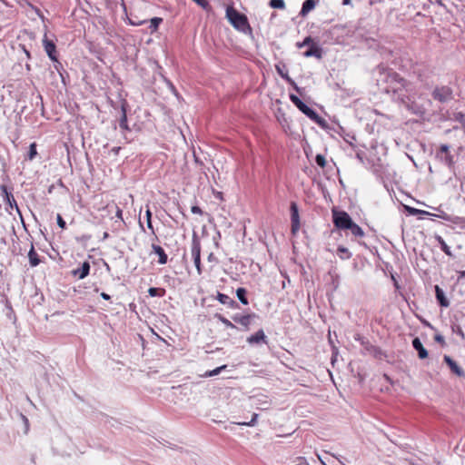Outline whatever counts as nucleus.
<instances>
[{
	"mask_svg": "<svg viewBox=\"0 0 465 465\" xmlns=\"http://www.w3.org/2000/svg\"><path fill=\"white\" fill-rule=\"evenodd\" d=\"M378 70V84L382 86L386 93H392L394 99L399 103L410 108V104L416 94L414 84L391 69L379 65Z\"/></svg>",
	"mask_w": 465,
	"mask_h": 465,
	"instance_id": "nucleus-1",
	"label": "nucleus"
},
{
	"mask_svg": "<svg viewBox=\"0 0 465 465\" xmlns=\"http://www.w3.org/2000/svg\"><path fill=\"white\" fill-rule=\"evenodd\" d=\"M192 255L198 273L201 274V245L200 242L195 238H193L192 242Z\"/></svg>",
	"mask_w": 465,
	"mask_h": 465,
	"instance_id": "nucleus-9",
	"label": "nucleus"
},
{
	"mask_svg": "<svg viewBox=\"0 0 465 465\" xmlns=\"http://www.w3.org/2000/svg\"><path fill=\"white\" fill-rule=\"evenodd\" d=\"M153 252L158 255V262L160 264H165L167 262L168 257L165 253L164 250L160 246L156 244L152 245Z\"/></svg>",
	"mask_w": 465,
	"mask_h": 465,
	"instance_id": "nucleus-21",
	"label": "nucleus"
},
{
	"mask_svg": "<svg viewBox=\"0 0 465 465\" xmlns=\"http://www.w3.org/2000/svg\"><path fill=\"white\" fill-rule=\"evenodd\" d=\"M431 96L434 100L444 104L453 99V91L448 85L436 86L431 93Z\"/></svg>",
	"mask_w": 465,
	"mask_h": 465,
	"instance_id": "nucleus-5",
	"label": "nucleus"
},
{
	"mask_svg": "<svg viewBox=\"0 0 465 465\" xmlns=\"http://www.w3.org/2000/svg\"><path fill=\"white\" fill-rule=\"evenodd\" d=\"M56 221H57V225L61 229L64 230L66 228V223L60 214H57Z\"/></svg>",
	"mask_w": 465,
	"mask_h": 465,
	"instance_id": "nucleus-39",
	"label": "nucleus"
},
{
	"mask_svg": "<svg viewBox=\"0 0 465 465\" xmlns=\"http://www.w3.org/2000/svg\"><path fill=\"white\" fill-rule=\"evenodd\" d=\"M148 293L151 297H155V296H159V289L158 288H154V287H151L149 288L148 290Z\"/></svg>",
	"mask_w": 465,
	"mask_h": 465,
	"instance_id": "nucleus-41",
	"label": "nucleus"
},
{
	"mask_svg": "<svg viewBox=\"0 0 465 465\" xmlns=\"http://www.w3.org/2000/svg\"><path fill=\"white\" fill-rule=\"evenodd\" d=\"M147 219H150L152 220V212L150 210V208L148 207L147 210H146V220Z\"/></svg>",
	"mask_w": 465,
	"mask_h": 465,
	"instance_id": "nucleus-49",
	"label": "nucleus"
},
{
	"mask_svg": "<svg viewBox=\"0 0 465 465\" xmlns=\"http://www.w3.org/2000/svg\"><path fill=\"white\" fill-rule=\"evenodd\" d=\"M247 412H248L247 416H244L242 419L234 418L232 420V423L237 424V425H242V426L254 425L258 415L254 412H252L251 411H248Z\"/></svg>",
	"mask_w": 465,
	"mask_h": 465,
	"instance_id": "nucleus-13",
	"label": "nucleus"
},
{
	"mask_svg": "<svg viewBox=\"0 0 465 465\" xmlns=\"http://www.w3.org/2000/svg\"><path fill=\"white\" fill-rule=\"evenodd\" d=\"M43 45H44L45 51L46 52L48 57L53 62H57L56 45H55V44L52 40H49L46 37V35H45V38L43 39Z\"/></svg>",
	"mask_w": 465,
	"mask_h": 465,
	"instance_id": "nucleus-11",
	"label": "nucleus"
},
{
	"mask_svg": "<svg viewBox=\"0 0 465 465\" xmlns=\"http://www.w3.org/2000/svg\"><path fill=\"white\" fill-rule=\"evenodd\" d=\"M217 300L222 304L227 305L228 307H230L232 309L239 308V304L237 303V302H235L233 299H232L230 296H228V295H226L224 293L218 292L217 293Z\"/></svg>",
	"mask_w": 465,
	"mask_h": 465,
	"instance_id": "nucleus-19",
	"label": "nucleus"
},
{
	"mask_svg": "<svg viewBox=\"0 0 465 465\" xmlns=\"http://www.w3.org/2000/svg\"><path fill=\"white\" fill-rule=\"evenodd\" d=\"M350 2H351V0H343L344 5H348V4H350Z\"/></svg>",
	"mask_w": 465,
	"mask_h": 465,
	"instance_id": "nucleus-59",
	"label": "nucleus"
},
{
	"mask_svg": "<svg viewBox=\"0 0 465 465\" xmlns=\"http://www.w3.org/2000/svg\"><path fill=\"white\" fill-rule=\"evenodd\" d=\"M163 22V18L161 17H153L151 20H150V25H149V29L151 30L152 33H154L157 31L160 24Z\"/></svg>",
	"mask_w": 465,
	"mask_h": 465,
	"instance_id": "nucleus-29",
	"label": "nucleus"
},
{
	"mask_svg": "<svg viewBox=\"0 0 465 465\" xmlns=\"http://www.w3.org/2000/svg\"><path fill=\"white\" fill-rule=\"evenodd\" d=\"M21 47V49L23 50V52L25 53V54L26 55V57L28 59L31 58V54H30V52L25 48V46L24 45H19Z\"/></svg>",
	"mask_w": 465,
	"mask_h": 465,
	"instance_id": "nucleus-47",
	"label": "nucleus"
},
{
	"mask_svg": "<svg viewBox=\"0 0 465 465\" xmlns=\"http://www.w3.org/2000/svg\"><path fill=\"white\" fill-rule=\"evenodd\" d=\"M28 258H29L30 265L32 267H35L40 263V259L35 250L34 244L31 245V249L29 250V252H28Z\"/></svg>",
	"mask_w": 465,
	"mask_h": 465,
	"instance_id": "nucleus-23",
	"label": "nucleus"
},
{
	"mask_svg": "<svg viewBox=\"0 0 465 465\" xmlns=\"http://www.w3.org/2000/svg\"><path fill=\"white\" fill-rule=\"evenodd\" d=\"M435 240L438 242L441 251L448 256L451 257L452 252L450 248L447 245L446 242L440 235H435Z\"/></svg>",
	"mask_w": 465,
	"mask_h": 465,
	"instance_id": "nucleus-24",
	"label": "nucleus"
},
{
	"mask_svg": "<svg viewBox=\"0 0 465 465\" xmlns=\"http://www.w3.org/2000/svg\"><path fill=\"white\" fill-rule=\"evenodd\" d=\"M62 67V64L57 60L54 62V68L59 72V69Z\"/></svg>",
	"mask_w": 465,
	"mask_h": 465,
	"instance_id": "nucleus-50",
	"label": "nucleus"
},
{
	"mask_svg": "<svg viewBox=\"0 0 465 465\" xmlns=\"http://www.w3.org/2000/svg\"><path fill=\"white\" fill-rule=\"evenodd\" d=\"M275 68L281 77L286 80L300 95H302V89L289 76L285 65H276Z\"/></svg>",
	"mask_w": 465,
	"mask_h": 465,
	"instance_id": "nucleus-10",
	"label": "nucleus"
},
{
	"mask_svg": "<svg viewBox=\"0 0 465 465\" xmlns=\"http://www.w3.org/2000/svg\"><path fill=\"white\" fill-rule=\"evenodd\" d=\"M37 154V151H36V143H33L30 144L29 146V151H28V154H27V159L32 161Z\"/></svg>",
	"mask_w": 465,
	"mask_h": 465,
	"instance_id": "nucleus-32",
	"label": "nucleus"
},
{
	"mask_svg": "<svg viewBox=\"0 0 465 465\" xmlns=\"http://www.w3.org/2000/svg\"><path fill=\"white\" fill-rule=\"evenodd\" d=\"M215 318H217L221 322H223L227 328L235 329L236 326L230 322L227 318L223 316L222 314H215Z\"/></svg>",
	"mask_w": 465,
	"mask_h": 465,
	"instance_id": "nucleus-30",
	"label": "nucleus"
},
{
	"mask_svg": "<svg viewBox=\"0 0 465 465\" xmlns=\"http://www.w3.org/2000/svg\"><path fill=\"white\" fill-rule=\"evenodd\" d=\"M356 341H359L361 345L362 346V353L363 354H371L375 358L381 359L383 355L382 351L374 345H372L368 340L360 335L355 337Z\"/></svg>",
	"mask_w": 465,
	"mask_h": 465,
	"instance_id": "nucleus-6",
	"label": "nucleus"
},
{
	"mask_svg": "<svg viewBox=\"0 0 465 465\" xmlns=\"http://www.w3.org/2000/svg\"><path fill=\"white\" fill-rule=\"evenodd\" d=\"M247 342L251 345H258L261 343H268L267 336L265 335L262 329H260L254 334L247 338Z\"/></svg>",
	"mask_w": 465,
	"mask_h": 465,
	"instance_id": "nucleus-14",
	"label": "nucleus"
},
{
	"mask_svg": "<svg viewBox=\"0 0 465 465\" xmlns=\"http://www.w3.org/2000/svg\"><path fill=\"white\" fill-rule=\"evenodd\" d=\"M258 316L255 313H249L246 315L236 314L232 317L233 322L241 324L247 331L252 323V321Z\"/></svg>",
	"mask_w": 465,
	"mask_h": 465,
	"instance_id": "nucleus-12",
	"label": "nucleus"
},
{
	"mask_svg": "<svg viewBox=\"0 0 465 465\" xmlns=\"http://www.w3.org/2000/svg\"><path fill=\"white\" fill-rule=\"evenodd\" d=\"M213 422H221L222 420H218L213 419Z\"/></svg>",
	"mask_w": 465,
	"mask_h": 465,
	"instance_id": "nucleus-63",
	"label": "nucleus"
},
{
	"mask_svg": "<svg viewBox=\"0 0 465 465\" xmlns=\"http://www.w3.org/2000/svg\"><path fill=\"white\" fill-rule=\"evenodd\" d=\"M443 361H444V362L447 363V365L450 367V369L451 370V371L453 373H455L459 377L465 376V371H463V369L461 367H460L458 365V363L454 360H452L450 356L444 355Z\"/></svg>",
	"mask_w": 465,
	"mask_h": 465,
	"instance_id": "nucleus-15",
	"label": "nucleus"
},
{
	"mask_svg": "<svg viewBox=\"0 0 465 465\" xmlns=\"http://www.w3.org/2000/svg\"><path fill=\"white\" fill-rule=\"evenodd\" d=\"M312 44H314V43L312 42V39L310 36H308V37H306L303 40L302 43H298L297 45H298V47L301 48V47H302L304 45H309L310 46Z\"/></svg>",
	"mask_w": 465,
	"mask_h": 465,
	"instance_id": "nucleus-40",
	"label": "nucleus"
},
{
	"mask_svg": "<svg viewBox=\"0 0 465 465\" xmlns=\"http://www.w3.org/2000/svg\"><path fill=\"white\" fill-rule=\"evenodd\" d=\"M441 161L450 167L453 164V156L450 153L444 154V156H441Z\"/></svg>",
	"mask_w": 465,
	"mask_h": 465,
	"instance_id": "nucleus-36",
	"label": "nucleus"
},
{
	"mask_svg": "<svg viewBox=\"0 0 465 465\" xmlns=\"http://www.w3.org/2000/svg\"><path fill=\"white\" fill-rule=\"evenodd\" d=\"M198 5H200L201 7H203V9L207 10L209 9L211 6H210V4L207 0H193Z\"/></svg>",
	"mask_w": 465,
	"mask_h": 465,
	"instance_id": "nucleus-38",
	"label": "nucleus"
},
{
	"mask_svg": "<svg viewBox=\"0 0 465 465\" xmlns=\"http://www.w3.org/2000/svg\"><path fill=\"white\" fill-rule=\"evenodd\" d=\"M346 142H348L351 145H352L351 139L346 140Z\"/></svg>",
	"mask_w": 465,
	"mask_h": 465,
	"instance_id": "nucleus-60",
	"label": "nucleus"
},
{
	"mask_svg": "<svg viewBox=\"0 0 465 465\" xmlns=\"http://www.w3.org/2000/svg\"><path fill=\"white\" fill-rule=\"evenodd\" d=\"M269 5L272 8L283 9L285 7V3L283 0H270Z\"/></svg>",
	"mask_w": 465,
	"mask_h": 465,
	"instance_id": "nucleus-31",
	"label": "nucleus"
},
{
	"mask_svg": "<svg viewBox=\"0 0 465 465\" xmlns=\"http://www.w3.org/2000/svg\"><path fill=\"white\" fill-rule=\"evenodd\" d=\"M332 223L339 230L346 231L353 223L351 217L345 211L331 210Z\"/></svg>",
	"mask_w": 465,
	"mask_h": 465,
	"instance_id": "nucleus-4",
	"label": "nucleus"
},
{
	"mask_svg": "<svg viewBox=\"0 0 465 465\" xmlns=\"http://www.w3.org/2000/svg\"><path fill=\"white\" fill-rule=\"evenodd\" d=\"M116 217L123 221V211L119 207L116 210Z\"/></svg>",
	"mask_w": 465,
	"mask_h": 465,
	"instance_id": "nucleus-48",
	"label": "nucleus"
},
{
	"mask_svg": "<svg viewBox=\"0 0 465 465\" xmlns=\"http://www.w3.org/2000/svg\"><path fill=\"white\" fill-rule=\"evenodd\" d=\"M22 418L25 420V423L27 424L28 420H27V419L25 418V416H22Z\"/></svg>",
	"mask_w": 465,
	"mask_h": 465,
	"instance_id": "nucleus-62",
	"label": "nucleus"
},
{
	"mask_svg": "<svg viewBox=\"0 0 465 465\" xmlns=\"http://www.w3.org/2000/svg\"><path fill=\"white\" fill-rule=\"evenodd\" d=\"M226 18L234 29L245 35H252V28L249 24L247 16L237 11L232 5L226 7Z\"/></svg>",
	"mask_w": 465,
	"mask_h": 465,
	"instance_id": "nucleus-2",
	"label": "nucleus"
},
{
	"mask_svg": "<svg viewBox=\"0 0 465 465\" xmlns=\"http://www.w3.org/2000/svg\"><path fill=\"white\" fill-rule=\"evenodd\" d=\"M120 147H114L112 149V152L114 153V154H118L119 151H120Z\"/></svg>",
	"mask_w": 465,
	"mask_h": 465,
	"instance_id": "nucleus-53",
	"label": "nucleus"
},
{
	"mask_svg": "<svg viewBox=\"0 0 465 465\" xmlns=\"http://www.w3.org/2000/svg\"><path fill=\"white\" fill-rule=\"evenodd\" d=\"M108 237H109V233L107 232H104V235H103V241L106 240Z\"/></svg>",
	"mask_w": 465,
	"mask_h": 465,
	"instance_id": "nucleus-55",
	"label": "nucleus"
},
{
	"mask_svg": "<svg viewBox=\"0 0 465 465\" xmlns=\"http://www.w3.org/2000/svg\"><path fill=\"white\" fill-rule=\"evenodd\" d=\"M90 238H91V236H90V235H83V236L81 237V240H83V241H87V240H89Z\"/></svg>",
	"mask_w": 465,
	"mask_h": 465,
	"instance_id": "nucleus-54",
	"label": "nucleus"
},
{
	"mask_svg": "<svg viewBox=\"0 0 465 465\" xmlns=\"http://www.w3.org/2000/svg\"><path fill=\"white\" fill-rule=\"evenodd\" d=\"M346 142H348L351 145H352L351 139L346 140Z\"/></svg>",
	"mask_w": 465,
	"mask_h": 465,
	"instance_id": "nucleus-61",
	"label": "nucleus"
},
{
	"mask_svg": "<svg viewBox=\"0 0 465 465\" xmlns=\"http://www.w3.org/2000/svg\"><path fill=\"white\" fill-rule=\"evenodd\" d=\"M337 255L341 260H348L351 257V253L349 252V250L344 246H339L337 248Z\"/></svg>",
	"mask_w": 465,
	"mask_h": 465,
	"instance_id": "nucleus-27",
	"label": "nucleus"
},
{
	"mask_svg": "<svg viewBox=\"0 0 465 465\" xmlns=\"http://www.w3.org/2000/svg\"><path fill=\"white\" fill-rule=\"evenodd\" d=\"M461 278H465V271H460L459 272V280L461 279Z\"/></svg>",
	"mask_w": 465,
	"mask_h": 465,
	"instance_id": "nucleus-52",
	"label": "nucleus"
},
{
	"mask_svg": "<svg viewBox=\"0 0 465 465\" xmlns=\"http://www.w3.org/2000/svg\"><path fill=\"white\" fill-rule=\"evenodd\" d=\"M225 368H226V365L217 367L213 371H206L204 376L205 377H213V376L218 375L221 372V371L224 370Z\"/></svg>",
	"mask_w": 465,
	"mask_h": 465,
	"instance_id": "nucleus-34",
	"label": "nucleus"
},
{
	"mask_svg": "<svg viewBox=\"0 0 465 465\" xmlns=\"http://www.w3.org/2000/svg\"><path fill=\"white\" fill-rule=\"evenodd\" d=\"M451 330L454 333L459 335L462 340L465 339V333H464L462 328L459 324H452Z\"/></svg>",
	"mask_w": 465,
	"mask_h": 465,
	"instance_id": "nucleus-33",
	"label": "nucleus"
},
{
	"mask_svg": "<svg viewBox=\"0 0 465 465\" xmlns=\"http://www.w3.org/2000/svg\"><path fill=\"white\" fill-rule=\"evenodd\" d=\"M119 126L120 128L124 130H129L128 124H127V115H126V110L124 105L122 106V116L119 121Z\"/></svg>",
	"mask_w": 465,
	"mask_h": 465,
	"instance_id": "nucleus-28",
	"label": "nucleus"
},
{
	"mask_svg": "<svg viewBox=\"0 0 465 465\" xmlns=\"http://www.w3.org/2000/svg\"><path fill=\"white\" fill-rule=\"evenodd\" d=\"M144 23H145V21H140V22H138V23L131 22V24H132V25H143V24H144Z\"/></svg>",
	"mask_w": 465,
	"mask_h": 465,
	"instance_id": "nucleus-57",
	"label": "nucleus"
},
{
	"mask_svg": "<svg viewBox=\"0 0 465 465\" xmlns=\"http://www.w3.org/2000/svg\"><path fill=\"white\" fill-rule=\"evenodd\" d=\"M36 14L41 19H44V15H42L41 11L39 9H36Z\"/></svg>",
	"mask_w": 465,
	"mask_h": 465,
	"instance_id": "nucleus-56",
	"label": "nucleus"
},
{
	"mask_svg": "<svg viewBox=\"0 0 465 465\" xmlns=\"http://www.w3.org/2000/svg\"><path fill=\"white\" fill-rule=\"evenodd\" d=\"M139 225H140L141 229H142L143 231H144V227H143V223H142V222H141V221H139Z\"/></svg>",
	"mask_w": 465,
	"mask_h": 465,
	"instance_id": "nucleus-58",
	"label": "nucleus"
},
{
	"mask_svg": "<svg viewBox=\"0 0 465 465\" xmlns=\"http://www.w3.org/2000/svg\"><path fill=\"white\" fill-rule=\"evenodd\" d=\"M236 295L238 300L243 304H249V301L247 299V290L243 287H240L236 290Z\"/></svg>",
	"mask_w": 465,
	"mask_h": 465,
	"instance_id": "nucleus-25",
	"label": "nucleus"
},
{
	"mask_svg": "<svg viewBox=\"0 0 465 465\" xmlns=\"http://www.w3.org/2000/svg\"><path fill=\"white\" fill-rule=\"evenodd\" d=\"M290 100L292 102V104L302 113L304 114L308 118L315 122L317 124H319L322 127L326 126V121L319 116L317 112L308 106L305 103H303L297 95L291 94H290Z\"/></svg>",
	"mask_w": 465,
	"mask_h": 465,
	"instance_id": "nucleus-3",
	"label": "nucleus"
},
{
	"mask_svg": "<svg viewBox=\"0 0 465 465\" xmlns=\"http://www.w3.org/2000/svg\"><path fill=\"white\" fill-rule=\"evenodd\" d=\"M146 223H147V228L151 231V232L153 235H155V232H154V229H153V223H152V220L147 219Z\"/></svg>",
	"mask_w": 465,
	"mask_h": 465,
	"instance_id": "nucleus-44",
	"label": "nucleus"
},
{
	"mask_svg": "<svg viewBox=\"0 0 465 465\" xmlns=\"http://www.w3.org/2000/svg\"><path fill=\"white\" fill-rule=\"evenodd\" d=\"M315 163L322 168H324L326 165L325 157L322 154H317L315 156Z\"/></svg>",
	"mask_w": 465,
	"mask_h": 465,
	"instance_id": "nucleus-35",
	"label": "nucleus"
},
{
	"mask_svg": "<svg viewBox=\"0 0 465 465\" xmlns=\"http://www.w3.org/2000/svg\"><path fill=\"white\" fill-rule=\"evenodd\" d=\"M305 57H316L321 59L322 57V49L316 44H312L309 48L303 53Z\"/></svg>",
	"mask_w": 465,
	"mask_h": 465,
	"instance_id": "nucleus-18",
	"label": "nucleus"
},
{
	"mask_svg": "<svg viewBox=\"0 0 465 465\" xmlns=\"http://www.w3.org/2000/svg\"><path fill=\"white\" fill-rule=\"evenodd\" d=\"M347 230L350 231L351 233L356 238L364 236L363 230L354 222L351 224L350 228H348Z\"/></svg>",
	"mask_w": 465,
	"mask_h": 465,
	"instance_id": "nucleus-26",
	"label": "nucleus"
},
{
	"mask_svg": "<svg viewBox=\"0 0 465 465\" xmlns=\"http://www.w3.org/2000/svg\"><path fill=\"white\" fill-rule=\"evenodd\" d=\"M418 77L421 82H423V80L421 79V74H419Z\"/></svg>",
	"mask_w": 465,
	"mask_h": 465,
	"instance_id": "nucleus-64",
	"label": "nucleus"
},
{
	"mask_svg": "<svg viewBox=\"0 0 465 465\" xmlns=\"http://www.w3.org/2000/svg\"><path fill=\"white\" fill-rule=\"evenodd\" d=\"M90 268V263L88 262H84L79 268L73 270L72 273L79 279H84L89 274Z\"/></svg>",
	"mask_w": 465,
	"mask_h": 465,
	"instance_id": "nucleus-16",
	"label": "nucleus"
},
{
	"mask_svg": "<svg viewBox=\"0 0 465 465\" xmlns=\"http://www.w3.org/2000/svg\"><path fill=\"white\" fill-rule=\"evenodd\" d=\"M290 212H291V222H292L291 230H292V232L293 234H295L300 229L299 208L295 202L291 203Z\"/></svg>",
	"mask_w": 465,
	"mask_h": 465,
	"instance_id": "nucleus-7",
	"label": "nucleus"
},
{
	"mask_svg": "<svg viewBox=\"0 0 465 465\" xmlns=\"http://www.w3.org/2000/svg\"><path fill=\"white\" fill-rule=\"evenodd\" d=\"M435 296L437 299V302L441 307H449L450 302L445 296V293L441 288H440L438 285L435 286Z\"/></svg>",
	"mask_w": 465,
	"mask_h": 465,
	"instance_id": "nucleus-20",
	"label": "nucleus"
},
{
	"mask_svg": "<svg viewBox=\"0 0 465 465\" xmlns=\"http://www.w3.org/2000/svg\"><path fill=\"white\" fill-rule=\"evenodd\" d=\"M101 297H102L103 299H104V300H110V299H111L110 295H109V294H107V293H105V292H102V293H101Z\"/></svg>",
	"mask_w": 465,
	"mask_h": 465,
	"instance_id": "nucleus-51",
	"label": "nucleus"
},
{
	"mask_svg": "<svg viewBox=\"0 0 465 465\" xmlns=\"http://www.w3.org/2000/svg\"><path fill=\"white\" fill-rule=\"evenodd\" d=\"M316 6L315 0H305L302 4V9L300 11L301 16H306L312 10H313Z\"/></svg>",
	"mask_w": 465,
	"mask_h": 465,
	"instance_id": "nucleus-22",
	"label": "nucleus"
},
{
	"mask_svg": "<svg viewBox=\"0 0 465 465\" xmlns=\"http://www.w3.org/2000/svg\"><path fill=\"white\" fill-rule=\"evenodd\" d=\"M0 190L2 192L3 197H4L5 201L6 202V203H8V205L11 208H15L17 213L19 214V216H20V218L22 220L23 224L25 225L21 211H20V209H19V207H18V205L16 203V201L15 200L12 193L8 192L7 187L5 185H4V184L0 185Z\"/></svg>",
	"mask_w": 465,
	"mask_h": 465,
	"instance_id": "nucleus-8",
	"label": "nucleus"
},
{
	"mask_svg": "<svg viewBox=\"0 0 465 465\" xmlns=\"http://www.w3.org/2000/svg\"><path fill=\"white\" fill-rule=\"evenodd\" d=\"M434 339L437 342L441 343L442 345L445 344L444 337L442 335L437 334Z\"/></svg>",
	"mask_w": 465,
	"mask_h": 465,
	"instance_id": "nucleus-46",
	"label": "nucleus"
},
{
	"mask_svg": "<svg viewBox=\"0 0 465 465\" xmlns=\"http://www.w3.org/2000/svg\"><path fill=\"white\" fill-rule=\"evenodd\" d=\"M412 347L417 351L420 359L423 360L428 357V351L424 348L420 338L416 337L412 340Z\"/></svg>",
	"mask_w": 465,
	"mask_h": 465,
	"instance_id": "nucleus-17",
	"label": "nucleus"
},
{
	"mask_svg": "<svg viewBox=\"0 0 465 465\" xmlns=\"http://www.w3.org/2000/svg\"><path fill=\"white\" fill-rule=\"evenodd\" d=\"M440 153H444V154L450 153V147H449V145H447V144H441V145H440Z\"/></svg>",
	"mask_w": 465,
	"mask_h": 465,
	"instance_id": "nucleus-42",
	"label": "nucleus"
},
{
	"mask_svg": "<svg viewBox=\"0 0 465 465\" xmlns=\"http://www.w3.org/2000/svg\"><path fill=\"white\" fill-rule=\"evenodd\" d=\"M191 211H192V213H194V214H203V211H202V209H201L199 206H196V205H195V206H193V207L191 208Z\"/></svg>",
	"mask_w": 465,
	"mask_h": 465,
	"instance_id": "nucleus-43",
	"label": "nucleus"
},
{
	"mask_svg": "<svg viewBox=\"0 0 465 465\" xmlns=\"http://www.w3.org/2000/svg\"><path fill=\"white\" fill-rule=\"evenodd\" d=\"M407 211L410 214H412V215H416V214H419V213H422V214H428L429 213L428 212H425V211H422V210H419V209H416V208H413V207H407Z\"/></svg>",
	"mask_w": 465,
	"mask_h": 465,
	"instance_id": "nucleus-37",
	"label": "nucleus"
},
{
	"mask_svg": "<svg viewBox=\"0 0 465 465\" xmlns=\"http://www.w3.org/2000/svg\"><path fill=\"white\" fill-rule=\"evenodd\" d=\"M364 153L362 151H359L356 153V158L361 162V163H363L364 162Z\"/></svg>",
	"mask_w": 465,
	"mask_h": 465,
	"instance_id": "nucleus-45",
	"label": "nucleus"
}]
</instances>
